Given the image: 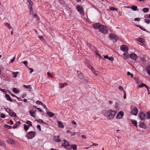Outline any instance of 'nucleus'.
Returning a JSON list of instances; mask_svg holds the SVG:
<instances>
[{
	"label": "nucleus",
	"mask_w": 150,
	"mask_h": 150,
	"mask_svg": "<svg viewBox=\"0 0 150 150\" xmlns=\"http://www.w3.org/2000/svg\"><path fill=\"white\" fill-rule=\"evenodd\" d=\"M131 122H132V124L135 126H137V121L135 120H131Z\"/></svg>",
	"instance_id": "28"
},
{
	"label": "nucleus",
	"mask_w": 150,
	"mask_h": 150,
	"mask_svg": "<svg viewBox=\"0 0 150 150\" xmlns=\"http://www.w3.org/2000/svg\"><path fill=\"white\" fill-rule=\"evenodd\" d=\"M119 89L120 90H122L123 91V90H124L122 86H120L119 87Z\"/></svg>",
	"instance_id": "55"
},
{
	"label": "nucleus",
	"mask_w": 150,
	"mask_h": 150,
	"mask_svg": "<svg viewBox=\"0 0 150 150\" xmlns=\"http://www.w3.org/2000/svg\"><path fill=\"white\" fill-rule=\"evenodd\" d=\"M29 113L33 117H35V112H33L32 110H30L29 111Z\"/></svg>",
	"instance_id": "24"
},
{
	"label": "nucleus",
	"mask_w": 150,
	"mask_h": 150,
	"mask_svg": "<svg viewBox=\"0 0 150 150\" xmlns=\"http://www.w3.org/2000/svg\"><path fill=\"white\" fill-rule=\"evenodd\" d=\"M77 9L78 11L82 15L84 16V9L83 7L81 5H77Z\"/></svg>",
	"instance_id": "4"
},
{
	"label": "nucleus",
	"mask_w": 150,
	"mask_h": 150,
	"mask_svg": "<svg viewBox=\"0 0 150 150\" xmlns=\"http://www.w3.org/2000/svg\"><path fill=\"white\" fill-rule=\"evenodd\" d=\"M24 129L25 131L27 132L28 130L29 129V126L25 124H24L23 125Z\"/></svg>",
	"instance_id": "26"
},
{
	"label": "nucleus",
	"mask_w": 150,
	"mask_h": 150,
	"mask_svg": "<svg viewBox=\"0 0 150 150\" xmlns=\"http://www.w3.org/2000/svg\"><path fill=\"white\" fill-rule=\"evenodd\" d=\"M29 69L30 70V73H31L33 71V69L32 68H29Z\"/></svg>",
	"instance_id": "58"
},
{
	"label": "nucleus",
	"mask_w": 150,
	"mask_h": 150,
	"mask_svg": "<svg viewBox=\"0 0 150 150\" xmlns=\"http://www.w3.org/2000/svg\"><path fill=\"white\" fill-rule=\"evenodd\" d=\"M53 139L54 141L56 142H59L61 141L60 136L59 135L54 136L53 137Z\"/></svg>",
	"instance_id": "9"
},
{
	"label": "nucleus",
	"mask_w": 150,
	"mask_h": 150,
	"mask_svg": "<svg viewBox=\"0 0 150 150\" xmlns=\"http://www.w3.org/2000/svg\"><path fill=\"white\" fill-rule=\"evenodd\" d=\"M0 116L1 118H4L5 117V115L3 113H1L0 115Z\"/></svg>",
	"instance_id": "52"
},
{
	"label": "nucleus",
	"mask_w": 150,
	"mask_h": 150,
	"mask_svg": "<svg viewBox=\"0 0 150 150\" xmlns=\"http://www.w3.org/2000/svg\"><path fill=\"white\" fill-rule=\"evenodd\" d=\"M9 114L10 115L13 117H16V114L11 110L10 111Z\"/></svg>",
	"instance_id": "17"
},
{
	"label": "nucleus",
	"mask_w": 150,
	"mask_h": 150,
	"mask_svg": "<svg viewBox=\"0 0 150 150\" xmlns=\"http://www.w3.org/2000/svg\"><path fill=\"white\" fill-rule=\"evenodd\" d=\"M145 22L146 23L149 24L150 22V20L148 19H145Z\"/></svg>",
	"instance_id": "46"
},
{
	"label": "nucleus",
	"mask_w": 150,
	"mask_h": 150,
	"mask_svg": "<svg viewBox=\"0 0 150 150\" xmlns=\"http://www.w3.org/2000/svg\"><path fill=\"white\" fill-rule=\"evenodd\" d=\"M72 123L75 125L76 124V122L74 120L72 122Z\"/></svg>",
	"instance_id": "64"
},
{
	"label": "nucleus",
	"mask_w": 150,
	"mask_h": 150,
	"mask_svg": "<svg viewBox=\"0 0 150 150\" xmlns=\"http://www.w3.org/2000/svg\"><path fill=\"white\" fill-rule=\"evenodd\" d=\"M5 98L8 100L10 101L11 102H13V100L11 98L10 96L8 94H6Z\"/></svg>",
	"instance_id": "16"
},
{
	"label": "nucleus",
	"mask_w": 150,
	"mask_h": 150,
	"mask_svg": "<svg viewBox=\"0 0 150 150\" xmlns=\"http://www.w3.org/2000/svg\"><path fill=\"white\" fill-rule=\"evenodd\" d=\"M108 59L110 61H112L113 60V58L112 57H109Z\"/></svg>",
	"instance_id": "56"
},
{
	"label": "nucleus",
	"mask_w": 150,
	"mask_h": 150,
	"mask_svg": "<svg viewBox=\"0 0 150 150\" xmlns=\"http://www.w3.org/2000/svg\"><path fill=\"white\" fill-rule=\"evenodd\" d=\"M130 113L134 115H136L138 113V109L137 107H134V109L130 112Z\"/></svg>",
	"instance_id": "10"
},
{
	"label": "nucleus",
	"mask_w": 150,
	"mask_h": 150,
	"mask_svg": "<svg viewBox=\"0 0 150 150\" xmlns=\"http://www.w3.org/2000/svg\"><path fill=\"white\" fill-rule=\"evenodd\" d=\"M119 105V103L118 102L115 103V109H117L118 108Z\"/></svg>",
	"instance_id": "44"
},
{
	"label": "nucleus",
	"mask_w": 150,
	"mask_h": 150,
	"mask_svg": "<svg viewBox=\"0 0 150 150\" xmlns=\"http://www.w3.org/2000/svg\"><path fill=\"white\" fill-rule=\"evenodd\" d=\"M23 63L26 66H27L28 63L26 61H24L23 62Z\"/></svg>",
	"instance_id": "59"
},
{
	"label": "nucleus",
	"mask_w": 150,
	"mask_h": 150,
	"mask_svg": "<svg viewBox=\"0 0 150 150\" xmlns=\"http://www.w3.org/2000/svg\"><path fill=\"white\" fill-rule=\"evenodd\" d=\"M42 106H43V108H45H45H47V107H46V105L45 104H44L43 103V105H42Z\"/></svg>",
	"instance_id": "63"
},
{
	"label": "nucleus",
	"mask_w": 150,
	"mask_h": 150,
	"mask_svg": "<svg viewBox=\"0 0 150 150\" xmlns=\"http://www.w3.org/2000/svg\"><path fill=\"white\" fill-rule=\"evenodd\" d=\"M6 142L10 144H13L14 143V141L11 138H8L6 140Z\"/></svg>",
	"instance_id": "15"
},
{
	"label": "nucleus",
	"mask_w": 150,
	"mask_h": 150,
	"mask_svg": "<svg viewBox=\"0 0 150 150\" xmlns=\"http://www.w3.org/2000/svg\"><path fill=\"white\" fill-rule=\"evenodd\" d=\"M72 149H73L74 150H76L77 149V146L76 144H72L71 145H69V147L67 148V150H70Z\"/></svg>",
	"instance_id": "14"
},
{
	"label": "nucleus",
	"mask_w": 150,
	"mask_h": 150,
	"mask_svg": "<svg viewBox=\"0 0 150 150\" xmlns=\"http://www.w3.org/2000/svg\"><path fill=\"white\" fill-rule=\"evenodd\" d=\"M87 45L89 47H90V48L91 47V45L89 43H87Z\"/></svg>",
	"instance_id": "61"
},
{
	"label": "nucleus",
	"mask_w": 150,
	"mask_h": 150,
	"mask_svg": "<svg viewBox=\"0 0 150 150\" xmlns=\"http://www.w3.org/2000/svg\"><path fill=\"white\" fill-rule=\"evenodd\" d=\"M102 113L108 119L112 120L114 117L116 112L115 110H104L102 111Z\"/></svg>",
	"instance_id": "1"
},
{
	"label": "nucleus",
	"mask_w": 150,
	"mask_h": 150,
	"mask_svg": "<svg viewBox=\"0 0 150 150\" xmlns=\"http://www.w3.org/2000/svg\"><path fill=\"white\" fill-rule=\"evenodd\" d=\"M46 114L50 117H52L54 115L53 113L49 111H47L46 113Z\"/></svg>",
	"instance_id": "19"
},
{
	"label": "nucleus",
	"mask_w": 150,
	"mask_h": 150,
	"mask_svg": "<svg viewBox=\"0 0 150 150\" xmlns=\"http://www.w3.org/2000/svg\"><path fill=\"white\" fill-rule=\"evenodd\" d=\"M37 128L39 129V131H41V128L40 127V126L39 125H38L37 126Z\"/></svg>",
	"instance_id": "53"
},
{
	"label": "nucleus",
	"mask_w": 150,
	"mask_h": 150,
	"mask_svg": "<svg viewBox=\"0 0 150 150\" xmlns=\"http://www.w3.org/2000/svg\"><path fill=\"white\" fill-rule=\"evenodd\" d=\"M38 122H39V123H43L45 124V122L41 120V119H39L38 120Z\"/></svg>",
	"instance_id": "48"
},
{
	"label": "nucleus",
	"mask_w": 150,
	"mask_h": 150,
	"mask_svg": "<svg viewBox=\"0 0 150 150\" xmlns=\"http://www.w3.org/2000/svg\"><path fill=\"white\" fill-rule=\"evenodd\" d=\"M137 27H139L141 29L144 30H146L144 29V28L140 25H138L137 26Z\"/></svg>",
	"instance_id": "45"
},
{
	"label": "nucleus",
	"mask_w": 150,
	"mask_h": 150,
	"mask_svg": "<svg viewBox=\"0 0 150 150\" xmlns=\"http://www.w3.org/2000/svg\"><path fill=\"white\" fill-rule=\"evenodd\" d=\"M29 3L30 5L28 6L29 8L30 9V14H32L33 13V10L32 8V2H31V0H27Z\"/></svg>",
	"instance_id": "12"
},
{
	"label": "nucleus",
	"mask_w": 150,
	"mask_h": 150,
	"mask_svg": "<svg viewBox=\"0 0 150 150\" xmlns=\"http://www.w3.org/2000/svg\"><path fill=\"white\" fill-rule=\"evenodd\" d=\"M139 117L141 120H144L146 119V115L143 112H140L139 114Z\"/></svg>",
	"instance_id": "8"
},
{
	"label": "nucleus",
	"mask_w": 150,
	"mask_h": 150,
	"mask_svg": "<svg viewBox=\"0 0 150 150\" xmlns=\"http://www.w3.org/2000/svg\"><path fill=\"white\" fill-rule=\"evenodd\" d=\"M120 49L124 52H127L128 50V48L126 45H124L120 47Z\"/></svg>",
	"instance_id": "13"
},
{
	"label": "nucleus",
	"mask_w": 150,
	"mask_h": 150,
	"mask_svg": "<svg viewBox=\"0 0 150 150\" xmlns=\"http://www.w3.org/2000/svg\"><path fill=\"white\" fill-rule=\"evenodd\" d=\"M11 110L8 108H6V111L8 113H9Z\"/></svg>",
	"instance_id": "51"
},
{
	"label": "nucleus",
	"mask_w": 150,
	"mask_h": 150,
	"mask_svg": "<svg viewBox=\"0 0 150 150\" xmlns=\"http://www.w3.org/2000/svg\"><path fill=\"white\" fill-rule=\"evenodd\" d=\"M91 67L92 68V69H91V70L92 71V72L96 75H97L98 74V72L96 71L92 67Z\"/></svg>",
	"instance_id": "29"
},
{
	"label": "nucleus",
	"mask_w": 150,
	"mask_h": 150,
	"mask_svg": "<svg viewBox=\"0 0 150 150\" xmlns=\"http://www.w3.org/2000/svg\"><path fill=\"white\" fill-rule=\"evenodd\" d=\"M20 124V122L19 121L17 122L13 126V129H15L17 128V127L19 126Z\"/></svg>",
	"instance_id": "22"
},
{
	"label": "nucleus",
	"mask_w": 150,
	"mask_h": 150,
	"mask_svg": "<svg viewBox=\"0 0 150 150\" xmlns=\"http://www.w3.org/2000/svg\"><path fill=\"white\" fill-rule=\"evenodd\" d=\"M93 27L95 29H98L100 31L104 34H107L108 33V28L100 23H96L94 24Z\"/></svg>",
	"instance_id": "2"
},
{
	"label": "nucleus",
	"mask_w": 150,
	"mask_h": 150,
	"mask_svg": "<svg viewBox=\"0 0 150 150\" xmlns=\"http://www.w3.org/2000/svg\"><path fill=\"white\" fill-rule=\"evenodd\" d=\"M15 57H13V58L11 59V63H12L14 61V60H15Z\"/></svg>",
	"instance_id": "54"
},
{
	"label": "nucleus",
	"mask_w": 150,
	"mask_h": 150,
	"mask_svg": "<svg viewBox=\"0 0 150 150\" xmlns=\"http://www.w3.org/2000/svg\"><path fill=\"white\" fill-rule=\"evenodd\" d=\"M110 11H114L115 10L116 11H117V8L114 7H111L110 8Z\"/></svg>",
	"instance_id": "43"
},
{
	"label": "nucleus",
	"mask_w": 150,
	"mask_h": 150,
	"mask_svg": "<svg viewBox=\"0 0 150 150\" xmlns=\"http://www.w3.org/2000/svg\"><path fill=\"white\" fill-rule=\"evenodd\" d=\"M62 146H64V147L67 149V148L69 147V145L68 142L66 140H63L62 141Z\"/></svg>",
	"instance_id": "6"
},
{
	"label": "nucleus",
	"mask_w": 150,
	"mask_h": 150,
	"mask_svg": "<svg viewBox=\"0 0 150 150\" xmlns=\"http://www.w3.org/2000/svg\"><path fill=\"white\" fill-rule=\"evenodd\" d=\"M13 91L16 93H18L20 91L15 88H14L13 89Z\"/></svg>",
	"instance_id": "34"
},
{
	"label": "nucleus",
	"mask_w": 150,
	"mask_h": 150,
	"mask_svg": "<svg viewBox=\"0 0 150 150\" xmlns=\"http://www.w3.org/2000/svg\"><path fill=\"white\" fill-rule=\"evenodd\" d=\"M129 57L132 60H136L138 58V56L134 53H132L129 55Z\"/></svg>",
	"instance_id": "7"
},
{
	"label": "nucleus",
	"mask_w": 150,
	"mask_h": 150,
	"mask_svg": "<svg viewBox=\"0 0 150 150\" xmlns=\"http://www.w3.org/2000/svg\"><path fill=\"white\" fill-rule=\"evenodd\" d=\"M36 103L38 105H43V103L39 100L36 101Z\"/></svg>",
	"instance_id": "40"
},
{
	"label": "nucleus",
	"mask_w": 150,
	"mask_h": 150,
	"mask_svg": "<svg viewBox=\"0 0 150 150\" xmlns=\"http://www.w3.org/2000/svg\"><path fill=\"white\" fill-rule=\"evenodd\" d=\"M4 127L8 129H11L12 128V127L11 126L8 125L7 124H5L4 125Z\"/></svg>",
	"instance_id": "36"
},
{
	"label": "nucleus",
	"mask_w": 150,
	"mask_h": 150,
	"mask_svg": "<svg viewBox=\"0 0 150 150\" xmlns=\"http://www.w3.org/2000/svg\"><path fill=\"white\" fill-rule=\"evenodd\" d=\"M47 75H48V76H49L50 77H51V78L53 77V76H52L51 74L49 72H48L47 73Z\"/></svg>",
	"instance_id": "49"
},
{
	"label": "nucleus",
	"mask_w": 150,
	"mask_h": 150,
	"mask_svg": "<svg viewBox=\"0 0 150 150\" xmlns=\"http://www.w3.org/2000/svg\"><path fill=\"white\" fill-rule=\"evenodd\" d=\"M123 93H124L123 98L124 99H125L126 98V92L125 90H123Z\"/></svg>",
	"instance_id": "47"
},
{
	"label": "nucleus",
	"mask_w": 150,
	"mask_h": 150,
	"mask_svg": "<svg viewBox=\"0 0 150 150\" xmlns=\"http://www.w3.org/2000/svg\"><path fill=\"white\" fill-rule=\"evenodd\" d=\"M59 3L62 5L63 6H67V5L66 4L65 1L63 0H59Z\"/></svg>",
	"instance_id": "18"
},
{
	"label": "nucleus",
	"mask_w": 150,
	"mask_h": 150,
	"mask_svg": "<svg viewBox=\"0 0 150 150\" xmlns=\"http://www.w3.org/2000/svg\"><path fill=\"white\" fill-rule=\"evenodd\" d=\"M127 75L128 76H131V78H132L133 77V74L130 73L129 72V71H128L127 72Z\"/></svg>",
	"instance_id": "42"
},
{
	"label": "nucleus",
	"mask_w": 150,
	"mask_h": 150,
	"mask_svg": "<svg viewBox=\"0 0 150 150\" xmlns=\"http://www.w3.org/2000/svg\"><path fill=\"white\" fill-rule=\"evenodd\" d=\"M67 84V83H59V85L60 87L61 88H63L64 86H66Z\"/></svg>",
	"instance_id": "25"
},
{
	"label": "nucleus",
	"mask_w": 150,
	"mask_h": 150,
	"mask_svg": "<svg viewBox=\"0 0 150 150\" xmlns=\"http://www.w3.org/2000/svg\"><path fill=\"white\" fill-rule=\"evenodd\" d=\"M146 70L149 75H150V66H148L146 68Z\"/></svg>",
	"instance_id": "21"
},
{
	"label": "nucleus",
	"mask_w": 150,
	"mask_h": 150,
	"mask_svg": "<svg viewBox=\"0 0 150 150\" xmlns=\"http://www.w3.org/2000/svg\"><path fill=\"white\" fill-rule=\"evenodd\" d=\"M144 83H142L141 84H140L139 85L138 87L139 88H142L143 87H144Z\"/></svg>",
	"instance_id": "50"
},
{
	"label": "nucleus",
	"mask_w": 150,
	"mask_h": 150,
	"mask_svg": "<svg viewBox=\"0 0 150 150\" xmlns=\"http://www.w3.org/2000/svg\"><path fill=\"white\" fill-rule=\"evenodd\" d=\"M26 123L27 124L29 125V126H31L32 125V123L30 121L27 120L26 121Z\"/></svg>",
	"instance_id": "39"
},
{
	"label": "nucleus",
	"mask_w": 150,
	"mask_h": 150,
	"mask_svg": "<svg viewBox=\"0 0 150 150\" xmlns=\"http://www.w3.org/2000/svg\"><path fill=\"white\" fill-rule=\"evenodd\" d=\"M35 134V132H29L27 133L26 136L28 139H32L34 137Z\"/></svg>",
	"instance_id": "3"
},
{
	"label": "nucleus",
	"mask_w": 150,
	"mask_h": 150,
	"mask_svg": "<svg viewBox=\"0 0 150 150\" xmlns=\"http://www.w3.org/2000/svg\"><path fill=\"white\" fill-rule=\"evenodd\" d=\"M37 109L40 112H42L41 109H40V108H37Z\"/></svg>",
	"instance_id": "60"
},
{
	"label": "nucleus",
	"mask_w": 150,
	"mask_h": 150,
	"mask_svg": "<svg viewBox=\"0 0 150 150\" xmlns=\"http://www.w3.org/2000/svg\"><path fill=\"white\" fill-rule=\"evenodd\" d=\"M137 40L139 42H141L143 43L144 41V40L141 38H138L137 39Z\"/></svg>",
	"instance_id": "27"
},
{
	"label": "nucleus",
	"mask_w": 150,
	"mask_h": 150,
	"mask_svg": "<svg viewBox=\"0 0 150 150\" xmlns=\"http://www.w3.org/2000/svg\"><path fill=\"white\" fill-rule=\"evenodd\" d=\"M144 123L142 122L140 123L139 125V127L141 128H143L144 127Z\"/></svg>",
	"instance_id": "41"
},
{
	"label": "nucleus",
	"mask_w": 150,
	"mask_h": 150,
	"mask_svg": "<svg viewBox=\"0 0 150 150\" xmlns=\"http://www.w3.org/2000/svg\"><path fill=\"white\" fill-rule=\"evenodd\" d=\"M123 56L125 59H127L129 57V56L126 53H125L123 54Z\"/></svg>",
	"instance_id": "31"
},
{
	"label": "nucleus",
	"mask_w": 150,
	"mask_h": 150,
	"mask_svg": "<svg viewBox=\"0 0 150 150\" xmlns=\"http://www.w3.org/2000/svg\"><path fill=\"white\" fill-rule=\"evenodd\" d=\"M77 72H78V76L79 78L81 80L83 78V76L82 73L80 72H78V71H77Z\"/></svg>",
	"instance_id": "20"
},
{
	"label": "nucleus",
	"mask_w": 150,
	"mask_h": 150,
	"mask_svg": "<svg viewBox=\"0 0 150 150\" xmlns=\"http://www.w3.org/2000/svg\"><path fill=\"white\" fill-rule=\"evenodd\" d=\"M134 20L135 21H140V18H135L134 19Z\"/></svg>",
	"instance_id": "57"
},
{
	"label": "nucleus",
	"mask_w": 150,
	"mask_h": 150,
	"mask_svg": "<svg viewBox=\"0 0 150 150\" xmlns=\"http://www.w3.org/2000/svg\"><path fill=\"white\" fill-rule=\"evenodd\" d=\"M124 112L122 111L119 112L117 116H116V118L117 119H121L124 115Z\"/></svg>",
	"instance_id": "11"
},
{
	"label": "nucleus",
	"mask_w": 150,
	"mask_h": 150,
	"mask_svg": "<svg viewBox=\"0 0 150 150\" xmlns=\"http://www.w3.org/2000/svg\"><path fill=\"white\" fill-rule=\"evenodd\" d=\"M5 25L7 27L8 29H11V27L10 26V25L8 24V23H6L5 24Z\"/></svg>",
	"instance_id": "38"
},
{
	"label": "nucleus",
	"mask_w": 150,
	"mask_h": 150,
	"mask_svg": "<svg viewBox=\"0 0 150 150\" xmlns=\"http://www.w3.org/2000/svg\"><path fill=\"white\" fill-rule=\"evenodd\" d=\"M23 87L24 88H29L30 89H32V87L31 85H23Z\"/></svg>",
	"instance_id": "35"
},
{
	"label": "nucleus",
	"mask_w": 150,
	"mask_h": 150,
	"mask_svg": "<svg viewBox=\"0 0 150 150\" xmlns=\"http://www.w3.org/2000/svg\"><path fill=\"white\" fill-rule=\"evenodd\" d=\"M109 37L114 42H116L118 39L117 37L112 33H111L109 35Z\"/></svg>",
	"instance_id": "5"
},
{
	"label": "nucleus",
	"mask_w": 150,
	"mask_h": 150,
	"mask_svg": "<svg viewBox=\"0 0 150 150\" xmlns=\"http://www.w3.org/2000/svg\"><path fill=\"white\" fill-rule=\"evenodd\" d=\"M93 144H92V145L91 146H97L98 145V144H95V143H92Z\"/></svg>",
	"instance_id": "62"
},
{
	"label": "nucleus",
	"mask_w": 150,
	"mask_h": 150,
	"mask_svg": "<svg viewBox=\"0 0 150 150\" xmlns=\"http://www.w3.org/2000/svg\"><path fill=\"white\" fill-rule=\"evenodd\" d=\"M146 119H150V112L148 111L146 113Z\"/></svg>",
	"instance_id": "30"
},
{
	"label": "nucleus",
	"mask_w": 150,
	"mask_h": 150,
	"mask_svg": "<svg viewBox=\"0 0 150 150\" xmlns=\"http://www.w3.org/2000/svg\"><path fill=\"white\" fill-rule=\"evenodd\" d=\"M149 10L148 8H145L142 9V11L144 13H146L149 11Z\"/></svg>",
	"instance_id": "33"
},
{
	"label": "nucleus",
	"mask_w": 150,
	"mask_h": 150,
	"mask_svg": "<svg viewBox=\"0 0 150 150\" xmlns=\"http://www.w3.org/2000/svg\"><path fill=\"white\" fill-rule=\"evenodd\" d=\"M58 127L61 128H63L64 127V125L63 123L60 121H58Z\"/></svg>",
	"instance_id": "23"
},
{
	"label": "nucleus",
	"mask_w": 150,
	"mask_h": 150,
	"mask_svg": "<svg viewBox=\"0 0 150 150\" xmlns=\"http://www.w3.org/2000/svg\"><path fill=\"white\" fill-rule=\"evenodd\" d=\"M131 8L134 11H136L137 9V7L135 6H132Z\"/></svg>",
	"instance_id": "37"
},
{
	"label": "nucleus",
	"mask_w": 150,
	"mask_h": 150,
	"mask_svg": "<svg viewBox=\"0 0 150 150\" xmlns=\"http://www.w3.org/2000/svg\"><path fill=\"white\" fill-rule=\"evenodd\" d=\"M12 75L13 76V77L14 78L16 77L17 76V75L18 74V72H12Z\"/></svg>",
	"instance_id": "32"
}]
</instances>
